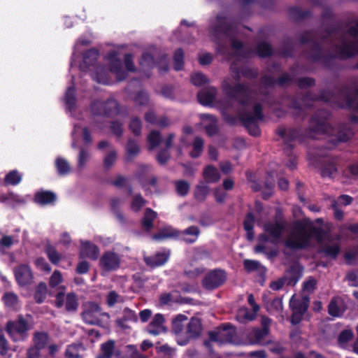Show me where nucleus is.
Masks as SVG:
<instances>
[{"label": "nucleus", "mask_w": 358, "mask_h": 358, "mask_svg": "<svg viewBox=\"0 0 358 358\" xmlns=\"http://www.w3.org/2000/svg\"><path fill=\"white\" fill-rule=\"evenodd\" d=\"M120 256L113 252H105L100 259L99 264L102 270L106 272L117 270L120 265Z\"/></svg>", "instance_id": "obj_10"}, {"label": "nucleus", "mask_w": 358, "mask_h": 358, "mask_svg": "<svg viewBox=\"0 0 358 358\" xmlns=\"http://www.w3.org/2000/svg\"><path fill=\"white\" fill-rule=\"evenodd\" d=\"M48 292L47 285L44 282H41L36 287V292L34 294L35 299L38 303H42L44 301Z\"/></svg>", "instance_id": "obj_30"}, {"label": "nucleus", "mask_w": 358, "mask_h": 358, "mask_svg": "<svg viewBox=\"0 0 358 358\" xmlns=\"http://www.w3.org/2000/svg\"><path fill=\"white\" fill-rule=\"evenodd\" d=\"M147 331L153 336H157L166 331L164 318L162 314H156L147 328Z\"/></svg>", "instance_id": "obj_13"}, {"label": "nucleus", "mask_w": 358, "mask_h": 358, "mask_svg": "<svg viewBox=\"0 0 358 358\" xmlns=\"http://www.w3.org/2000/svg\"><path fill=\"white\" fill-rule=\"evenodd\" d=\"M55 199V195L50 192H39L35 195V201L40 205L50 204L54 202Z\"/></svg>", "instance_id": "obj_24"}, {"label": "nucleus", "mask_w": 358, "mask_h": 358, "mask_svg": "<svg viewBox=\"0 0 358 358\" xmlns=\"http://www.w3.org/2000/svg\"><path fill=\"white\" fill-rule=\"evenodd\" d=\"M169 253L166 252H158L152 257H145L144 260L151 267L160 266L164 264L169 259Z\"/></svg>", "instance_id": "obj_17"}, {"label": "nucleus", "mask_w": 358, "mask_h": 358, "mask_svg": "<svg viewBox=\"0 0 358 358\" xmlns=\"http://www.w3.org/2000/svg\"><path fill=\"white\" fill-rule=\"evenodd\" d=\"M120 301V296L114 291L109 292L107 296V303L112 306Z\"/></svg>", "instance_id": "obj_62"}, {"label": "nucleus", "mask_w": 358, "mask_h": 358, "mask_svg": "<svg viewBox=\"0 0 358 358\" xmlns=\"http://www.w3.org/2000/svg\"><path fill=\"white\" fill-rule=\"evenodd\" d=\"M341 301L338 299L332 300L329 305V313L334 317H338L341 314L339 304Z\"/></svg>", "instance_id": "obj_44"}, {"label": "nucleus", "mask_w": 358, "mask_h": 358, "mask_svg": "<svg viewBox=\"0 0 358 358\" xmlns=\"http://www.w3.org/2000/svg\"><path fill=\"white\" fill-rule=\"evenodd\" d=\"M234 82L231 78H227L222 83V87L227 94L230 97H234L249 108H252L253 113H245L241 116V120L244 122L249 132L252 136H258L260 134L256 123L262 119L261 106L255 103L252 99L251 93L243 85H237L234 88Z\"/></svg>", "instance_id": "obj_3"}, {"label": "nucleus", "mask_w": 358, "mask_h": 358, "mask_svg": "<svg viewBox=\"0 0 358 358\" xmlns=\"http://www.w3.org/2000/svg\"><path fill=\"white\" fill-rule=\"evenodd\" d=\"M48 335L45 333H37L34 336V347L36 348L42 349L48 343Z\"/></svg>", "instance_id": "obj_39"}, {"label": "nucleus", "mask_w": 358, "mask_h": 358, "mask_svg": "<svg viewBox=\"0 0 358 358\" xmlns=\"http://www.w3.org/2000/svg\"><path fill=\"white\" fill-rule=\"evenodd\" d=\"M35 264L37 268L41 271L50 272L51 270L50 266L43 258L36 259L35 261Z\"/></svg>", "instance_id": "obj_60"}, {"label": "nucleus", "mask_w": 358, "mask_h": 358, "mask_svg": "<svg viewBox=\"0 0 358 358\" xmlns=\"http://www.w3.org/2000/svg\"><path fill=\"white\" fill-rule=\"evenodd\" d=\"M179 236V232L171 227L162 229L157 234L152 236L155 241H162L166 238H174Z\"/></svg>", "instance_id": "obj_23"}, {"label": "nucleus", "mask_w": 358, "mask_h": 358, "mask_svg": "<svg viewBox=\"0 0 358 358\" xmlns=\"http://www.w3.org/2000/svg\"><path fill=\"white\" fill-rule=\"evenodd\" d=\"M62 281V273L58 270H55L50 278L49 285L52 288L65 289V287L61 285Z\"/></svg>", "instance_id": "obj_27"}, {"label": "nucleus", "mask_w": 358, "mask_h": 358, "mask_svg": "<svg viewBox=\"0 0 358 358\" xmlns=\"http://www.w3.org/2000/svg\"><path fill=\"white\" fill-rule=\"evenodd\" d=\"M55 305L57 308L65 306L66 310L71 312L77 310L78 302L75 294L69 293L65 295L63 292H59L56 296Z\"/></svg>", "instance_id": "obj_9"}, {"label": "nucleus", "mask_w": 358, "mask_h": 358, "mask_svg": "<svg viewBox=\"0 0 358 358\" xmlns=\"http://www.w3.org/2000/svg\"><path fill=\"white\" fill-rule=\"evenodd\" d=\"M22 180V175L17 171L9 172L5 177V183L7 185H16Z\"/></svg>", "instance_id": "obj_34"}, {"label": "nucleus", "mask_w": 358, "mask_h": 358, "mask_svg": "<svg viewBox=\"0 0 358 358\" xmlns=\"http://www.w3.org/2000/svg\"><path fill=\"white\" fill-rule=\"evenodd\" d=\"M3 301L7 307L15 308L18 303V299L17 295L13 293H6L3 296Z\"/></svg>", "instance_id": "obj_43"}, {"label": "nucleus", "mask_w": 358, "mask_h": 358, "mask_svg": "<svg viewBox=\"0 0 358 358\" xmlns=\"http://www.w3.org/2000/svg\"><path fill=\"white\" fill-rule=\"evenodd\" d=\"M20 199L17 196L13 194H0V202L6 203L10 205H13L15 202H20Z\"/></svg>", "instance_id": "obj_49"}, {"label": "nucleus", "mask_w": 358, "mask_h": 358, "mask_svg": "<svg viewBox=\"0 0 358 358\" xmlns=\"http://www.w3.org/2000/svg\"><path fill=\"white\" fill-rule=\"evenodd\" d=\"M255 223V218L251 213L248 214L244 220V228L247 231V236L249 240H252L254 237L252 229Z\"/></svg>", "instance_id": "obj_33"}, {"label": "nucleus", "mask_w": 358, "mask_h": 358, "mask_svg": "<svg viewBox=\"0 0 358 358\" xmlns=\"http://www.w3.org/2000/svg\"><path fill=\"white\" fill-rule=\"evenodd\" d=\"M162 303L168 304L172 302H176L178 301V293L176 292L163 294L160 297Z\"/></svg>", "instance_id": "obj_48"}, {"label": "nucleus", "mask_w": 358, "mask_h": 358, "mask_svg": "<svg viewBox=\"0 0 358 358\" xmlns=\"http://www.w3.org/2000/svg\"><path fill=\"white\" fill-rule=\"evenodd\" d=\"M81 134L83 136L84 140L86 143L90 142L91 139L87 129L80 127H75L73 135L78 136Z\"/></svg>", "instance_id": "obj_52"}, {"label": "nucleus", "mask_w": 358, "mask_h": 358, "mask_svg": "<svg viewBox=\"0 0 358 358\" xmlns=\"http://www.w3.org/2000/svg\"><path fill=\"white\" fill-rule=\"evenodd\" d=\"M187 317L184 315H178L172 321V331L179 336L185 334V323L187 322Z\"/></svg>", "instance_id": "obj_20"}, {"label": "nucleus", "mask_w": 358, "mask_h": 358, "mask_svg": "<svg viewBox=\"0 0 358 358\" xmlns=\"http://www.w3.org/2000/svg\"><path fill=\"white\" fill-rule=\"evenodd\" d=\"M89 154L85 150L82 149L80 151L79 157H78V167L80 169H83L87 162L89 159Z\"/></svg>", "instance_id": "obj_58"}, {"label": "nucleus", "mask_w": 358, "mask_h": 358, "mask_svg": "<svg viewBox=\"0 0 358 358\" xmlns=\"http://www.w3.org/2000/svg\"><path fill=\"white\" fill-rule=\"evenodd\" d=\"M83 307L82 316L85 323L98 325L108 323L109 320L108 314L102 313L98 304L86 302Z\"/></svg>", "instance_id": "obj_5"}, {"label": "nucleus", "mask_w": 358, "mask_h": 358, "mask_svg": "<svg viewBox=\"0 0 358 358\" xmlns=\"http://www.w3.org/2000/svg\"><path fill=\"white\" fill-rule=\"evenodd\" d=\"M256 314L257 313H255L253 311L250 312L246 308H241L238 311L237 318L241 321L245 320H252L255 317Z\"/></svg>", "instance_id": "obj_41"}, {"label": "nucleus", "mask_w": 358, "mask_h": 358, "mask_svg": "<svg viewBox=\"0 0 358 358\" xmlns=\"http://www.w3.org/2000/svg\"><path fill=\"white\" fill-rule=\"evenodd\" d=\"M210 193V187L200 182L196 187L194 198L198 201H203Z\"/></svg>", "instance_id": "obj_26"}, {"label": "nucleus", "mask_w": 358, "mask_h": 358, "mask_svg": "<svg viewBox=\"0 0 358 358\" xmlns=\"http://www.w3.org/2000/svg\"><path fill=\"white\" fill-rule=\"evenodd\" d=\"M229 26L227 19L222 17H217L212 23L210 32L215 34H220V33H228Z\"/></svg>", "instance_id": "obj_21"}, {"label": "nucleus", "mask_w": 358, "mask_h": 358, "mask_svg": "<svg viewBox=\"0 0 358 358\" xmlns=\"http://www.w3.org/2000/svg\"><path fill=\"white\" fill-rule=\"evenodd\" d=\"M83 350V346L80 343L69 345L66 350L65 357L66 358H80V352Z\"/></svg>", "instance_id": "obj_29"}, {"label": "nucleus", "mask_w": 358, "mask_h": 358, "mask_svg": "<svg viewBox=\"0 0 358 358\" xmlns=\"http://www.w3.org/2000/svg\"><path fill=\"white\" fill-rule=\"evenodd\" d=\"M209 338L210 341L205 343L209 350L214 345L221 346L225 343L239 344L236 341L235 329L229 324L209 332Z\"/></svg>", "instance_id": "obj_4"}, {"label": "nucleus", "mask_w": 358, "mask_h": 358, "mask_svg": "<svg viewBox=\"0 0 358 358\" xmlns=\"http://www.w3.org/2000/svg\"><path fill=\"white\" fill-rule=\"evenodd\" d=\"M99 255V248L89 241H81L80 256L96 259Z\"/></svg>", "instance_id": "obj_16"}, {"label": "nucleus", "mask_w": 358, "mask_h": 358, "mask_svg": "<svg viewBox=\"0 0 358 358\" xmlns=\"http://www.w3.org/2000/svg\"><path fill=\"white\" fill-rule=\"evenodd\" d=\"M56 166L57 171L60 175H66L71 171V167L69 162L66 159L61 157H59L56 159Z\"/></svg>", "instance_id": "obj_35"}, {"label": "nucleus", "mask_w": 358, "mask_h": 358, "mask_svg": "<svg viewBox=\"0 0 358 358\" xmlns=\"http://www.w3.org/2000/svg\"><path fill=\"white\" fill-rule=\"evenodd\" d=\"M315 285H316L315 280H314L313 278H310L304 282L303 289L306 292L310 293L315 289Z\"/></svg>", "instance_id": "obj_64"}, {"label": "nucleus", "mask_w": 358, "mask_h": 358, "mask_svg": "<svg viewBox=\"0 0 358 358\" xmlns=\"http://www.w3.org/2000/svg\"><path fill=\"white\" fill-rule=\"evenodd\" d=\"M213 194L216 201L220 203H224L227 196V193L220 187H217L213 189Z\"/></svg>", "instance_id": "obj_51"}, {"label": "nucleus", "mask_w": 358, "mask_h": 358, "mask_svg": "<svg viewBox=\"0 0 358 358\" xmlns=\"http://www.w3.org/2000/svg\"><path fill=\"white\" fill-rule=\"evenodd\" d=\"M259 266L260 264L257 261L248 259L244 261V267L249 272L258 269Z\"/></svg>", "instance_id": "obj_59"}, {"label": "nucleus", "mask_w": 358, "mask_h": 358, "mask_svg": "<svg viewBox=\"0 0 358 358\" xmlns=\"http://www.w3.org/2000/svg\"><path fill=\"white\" fill-rule=\"evenodd\" d=\"M203 146V142L201 138H196L193 143V150L190 152L192 157H197L201 154Z\"/></svg>", "instance_id": "obj_45"}, {"label": "nucleus", "mask_w": 358, "mask_h": 358, "mask_svg": "<svg viewBox=\"0 0 358 358\" xmlns=\"http://www.w3.org/2000/svg\"><path fill=\"white\" fill-rule=\"evenodd\" d=\"M148 141L150 150L155 149L161 141V136L159 132L152 131L148 136Z\"/></svg>", "instance_id": "obj_40"}, {"label": "nucleus", "mask_w": 358, "mask_h": 358, "mask_svg": "<svg viewBox=\"0 0 358 358\" xmlns=\"http://www.w3.org/2000/svg\"><path fill=\"white\" fill-rule=\"evenodd\" d=\"M142 67H152L154 64L153 59L149 54H144L140 61Z\"/></svg>", "instance_id": "obj_61"}, {"label": "nucleus", "mask_w": 358, "mask_h": 358, "mask_svg": "<svg viewBox=\"0 0 358 358\" xmlns=\"http://www.w3.org/2000/svg\"><path fill=\"white\" fill-rule=\"evenodd\" d=\"M309 300L306 296L294 295L289 301V307L292 311L291 322L299 324L308 308Z\"/></svg>", "instance_id": "obj_7"}, {"label": "nucleus", "mask_w": 358, "mask_h": 358, "mask_svg": "<svg viewBox=\"0 0 358 358\" xmlns=\"http://www.w3.org/2000/svg\"><path fill=\"white\" fill-rule=\"evenodd\" d=\"M259 55L262 57L268 56L271 52V47L266 43H260L257 48Z\"/></svg>", "instance_id": "obj_57"}, {"label": "nucleus", "mask_w": 358, "mask_h": 358, "mask_svg": "<svg viewBox=\"0 0 358 358\" xmlns=\"http://www.w3.org/2000/svg\"><path fill=\"white\" fill-rule=\"evenodd\" d=\"M269 329L268 328L252 329L248 330L246 334L247 340L245 341V344H260L262 339L268 334Z\"/></svg>", "instance_id": "obj_15"}, {"label": "nucleus", "mask_w": 358, "mask_h": 358, "mask_svg": "<svg viewBox=\"0 0 358 358\" xmlns=\"http://www.w3.org/2000/svg\"><path fill=\"white\" fill-rule=\"evenodd\" d=\"M315 238L318 243L323 244L325 253L335 257L339 252V248L336 244H331L329 236L320 228L313 226L312 222L305 218L296 221L294 224V231L288 237L286 244L292 248H300L310 245L311 240Z\"/></svg>", "instance_id": "obj_2"}, {"label": "nucleus", "mask_w": 358, "mask_h": 358, "mask_svg": "<svg viewBox=\"0 0 358 358\" xmlns=\"http://www.w3.org/2000/svg\"><path fill=\"white\" fill-rule=\"evenodd\" d=\"M176 187L177 192L181 196H185L189 192V184L186 181L180 180L176 182Z\"/></svg>", "instance_id": "obj_47"}, {"label": "nucleus", "mask_w": 358, "mask_h": 358, "mask_svg": "<svg viewBox=\"0 0 358 358\" xmlns=\"http://www.w3.org/2000/svg\"><path fill=\"white\" fill-rule=\"evenodd\" d=\"M65 100L67 107L69 109L73 108L76 103L74 87H70L68 88L66 92Z\"/></svg>", "instance_id": "obj_42"}, {"label": "nucleus", "mask_w": 358, "mask_h": 358, "mask_svg": "<svg viewBox=\"0 0 358 358\" xmlns=\"http://www.w3.org/2000/svg\"><path fill=\"white\" fill-rule=\"evenodd\" d=\"M191 80H192V83L194 85H196V86L202 85L203 84H205L208 81V80L205 77V76H203L201 73H194L192 76Z\"/></svg>", "instance_id": "obj_54"}, {"label": "nucleus", "mask_w": 358, "mask_h": 358, "mask_svg": "<svg viewBox=\"0 0 358 358\" xmlns=\"http://www.w3.org/2000/svg\"><path fill=\"white\" fill-rule=\"evenodd\" d=\"M145 204V201L140 195H136L133 199L131 208L133 210H139Z\"/></svg>", "instance_id": "obj_55"}, {"label": "nucleus", "mask_w": 358, "mask_h": 358, "mask_svg": "<svg viewBox=\"0 0 358 358\" xmlns=\"http://www.w3.org/2000/svg\"><path fill=\"white\" fill-rule=\"evenodd\" d=\"M46 253L49 259L52 264H56L59 262L60 259V256L55 250V248L52 247L47 248Z\"/></svg>", "instance_id": "obj_53"}, {"label": "nucleus", "mask_w": 358, "mask_h": 358, "mask_svg": "<svg viewBox=\"0 0 358 358\" xmlns=\"http://www.w3.org/2000/svg\"><path fill=\"white\" fill-rule=\"evenodd\" d=\"M15 276L20 286H25L32 282L33 275L29 267L27 265L20 266L15 271Z\"/></svg>", "instance_id": "obj_14"}, {"label": "nucleus", "mask_w": 358, "mask_h": 358, "mask_svg": "<svg viewBox=\"0 0 358 358\" xmlns=\"http://www.w3.org/2000/svg\"><path fill=\"white\" fill-rule=\"evenodd\" d=\"M202 120L203 124H205L206 122H209L210 125H205V127L206 129V131L209 135H212L214 134L216 131V124H215V118L213 115H202Z\"/></svg>", "instance_id": "obj_38"}, {"label": "nucleus", "mask_w": 358, "mask_h": 358, "mask_svg": "<svg viewBox=\"0 0 358 358\" xmlns=\"http://www.w3.org/2000/svg\"><path fill=\"white\" fill-rule=\"evenodd\" d=\"M180 234L182 235V239L185 242L192 243L197 240L199 235V230L196 227L192 226Z\"/></svg>", "instance_id": "obj_25"}, {"label": "nucleus", "mask_w": 358, "mask_h": 358, "mask_svg": "<svg viewBox=\"0 0 358 358\" xmlns=\"http://www.w3.org/2000/svg\"><path fill=\"white\" fill-rule=\"evenodd\" d=\"M204 180L208 183H215L220 179V175L218 170L212 166H207L203 171Z\"/></svg>", "instance_id": "obj_22"}, {"label": "nucleus", "mask_w": 358, "mask_h": 358, "mask_svg": "<svg viewBox=\"0 0 358 358\" xmlns=\"http://www.w3.org/2000/svg\"><path fill=\"white\" fill-rule=\"evenodd\" d=\"M266 308L270 312L281 314L283 308L282 301L280 298H275L266 303Z\"/></svg>", "instance_id": "obj_28"}, {"label": "nucleus", "mask_w": 358, "mask_h": 358, "mask_svg": "<svg viewBox=\"0 0 358 358\" xmlns=\"http://www.w3.org/2000/svg\"><path fill=\"white\" fill-rule=\"evenodd\" d=\"M216 90L213 87H210L201 91L198 94L199 101L202 105H211L215 101Z\"/></svg>", "instance_id": "obj_18"}, {"label": "nucleus", "mask_w": 358, "mask_h": 358, "mask_svg": "<svg viewBox=\"0 0 358 358\" xmlns=\"http://www.w3.org/2000/svg\"><path fill=\"white\" fill-rule=\"evenodd\" d=\"M285 224L283 222H277L275 223H268L264 226V231L273 239L280 238Z\"/></svg>", "instance_id": "obj_19"}, {"label": "nucleus", "mask_w": 358, "mask_h": 358, "mask_svg": "<svg viewBox=\"0 0 358 358\" xmlns=\"http://www.w3.org/2000/svg\"><path fill=\"white\" fill-rule=\"evenodd\" d=\"M145 120L148 122L159 125L162 127H165L169 124V122L167 118L163 117L160 120H157L155 114L152 112L148 113L145 115Z\"/></svg>", "instance_id": "obj_36"}, {"label": "nucleus", "mask_w": 358, "mask_h": 358, "mask_svg": "<svg viewBox=\"0 0 358 358\" xmlns=\"http://www.w3.org/2000/svg\"><path fill=\"white\" fill-rule=\"evenodd\" d=\"M227 279L226 273L221 269H215L208 273L203 279L202 284L206 289H214L222 285Z\"/></svg>", "instance_id": "obj_8"}, {"label": "nucleus", "mask_w": 358, "mask_h": 358, "mask_svg": "<svg viewBox=\"0 0 358 358\" xmlns=\"http://www.w3.org/2000/svg\"><path fill=\"white\" fill-rule=\"evenodd\" d=\"M98 52L95 50H89L83 57L80 64V69L83 71H91L92 79L101 84H108L110 75L113 74L118 80H124L127 76L124 67L128 71H134L132 57L127 55L124 57V66L122 65L120 53L115 50H110L104 58L103 64H95L98 58Z\"/></svg>", "instance_id": "obj_1"}, {"label": "nucleus", "mask_w": 358, "mask_h": 358, "mask_svg": "<svg viewBox=\"0 0 358 358\" xmlns=\"http://www.w3.org/2000/svg\"><path fill=\"white\" fill-rule=\"evenodd\" d=\"M268 345V350L275 354H280L283 352V346L278 341H269L266 343Z\"/></svg>", "instance_id": "obj_50"}, {"label": "nucleus", "mask_w": 358, "mask_h": 358, "mask_svg": "<svg viewBox=\"0 0 358 358\" xmlns=\"http://www.w3.org/2000/svg\"><path fill=\"white\" fill-rule=\"evenodd\" d=\"M356 51H358V47L354 41H343L340 52L343 55L350 56Z\"/></svg>", "instance_id": "obj_31"}, {"label": "nucleus", "mask_w": 358, "mask_h": 358, "mask_svg": "<svg viewBox=\"0 0 358 358\" xmlns=\"http://www.w3.org/2000/svg\"><path fill=\"white\" fill-rule=\"evenodd\" d=\"M127 153L131 155H135L139 151V148L137 143L134 141H129L127 146Z\"/></svg>", "instance_id": "obj_63"}, {"label": "nucleus", "mask_w": 358, "mask_h": 358, "mask_svg": "<svg viewBox=\"0 0 358 358\" xmlns=\"http://www.w3.org/2000/svg\"><path fill=\"white\" fill-rule=\"evenodd\" d=\"M183 51L181 49L177 50L174 55V69L176 71H179L182 69L183 66Z\"/></svg>", "instance_id": "obj_46"}, {"label": "nucleus", "mask_w": 358, "mask_h": 358, "mask_svg": "<svg viewBox=\"0 0 358 358\" xmlns=\"http://www.w3.org/2000/svg\"><path fill=\"white\" fill-rule=\"evenodd\" d=\"M114 342L108 341L101 345L102 355L96 358H111L114 351Z\"/></svg>", "instance_id": "obj_37"}, {"label": "nucleus", "mask_w": 358, "mask_h": 358, "mask_svg": "<svg viewBox=\"0 0 358 358\" xmlns=\"http://www.w3.org/2000/svg\"><path fill=\"white\" fill-rule=\"evenodd\" d=\"M127 348L126 358H146L145 356L139 354L134 346L128 345Z\"/></svg>", "instance_id": "obj_56"}, {"label": "nucleus", "mask_w": 358, "mask_h": 358, "mask_svg": "<svg viewBox=\"0 0 358 358\" xmlns=\"http://www.w3.org/2000/svg\"><path fill=\"white\" fill-rule=\"evenodd\" d=\"M201 322L199 318L192 317L187 323L184 339L178 338V343L180 345H185L188 340L198 337L201 333Z\"/></svg>", "instance_id": "obj_11"}, {"label": "nucleus", "mask_w": 358, "mask_h": 358, "mask_svg": "<svg viewBox=\"0 0 358 358\" xmlns=\"http://www.w3.org/2000/svg\"><path fill=\"white\" fill-rule=\"evenodd\" d=\"M92 113L95 115H108L117 110V103L113 100L106 103L96 102L92 106Z\"/></svg>", "instance_id": "obj_12"}, {"label": "nucleus", "mask_w": 358, "mask_h": 358, "mask_svg": "<svg viewBox=\"0 0 358 358\" xmlns=\"http://www.w3.org/2000/svg\"><path fill=\"white\" fill-rule=\"evenodd\" d=\"M31 329L30 324L23 317L9 321L6 331L14 341H22L27 337V331Z\"/></svg>", "instance_id": "obj_6"}, {"label": "nucleus", "mask_w": 358, "mask_h": 358, "mask_svg": "<svg viewBox=\"0 0 358 358\" xmlns=\"http://www.w3.org/2000/svg\"><path fill=\"white\" fill-rule=\"evenodd\" d=\"M157 213L151 209H147L145 210V216L143 219L142 224L143 227L148 230L152 227V221L156 218Z\"/></svg>", "instance_id": "obj_32"}]
</instances>
